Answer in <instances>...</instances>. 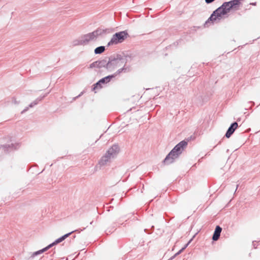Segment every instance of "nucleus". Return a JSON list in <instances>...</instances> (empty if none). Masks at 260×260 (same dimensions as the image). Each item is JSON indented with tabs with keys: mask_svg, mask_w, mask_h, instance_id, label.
<instances>
[{
	"mask_svg": "<svg viewBox=\"0 0 260 260\" xmlns=\"http://www.w3.org/2000/svg\"><path fill=\"white\" fill-rule=\"evenodd\" d=\"M232 9H238V8L233 4L231 1L229 2L224 3L221 7L214 11L206 23L209 22V21L214 22L216 20H220L225 15L229 13Z\"/></svg>",
	"mask_w": 260,
	"mask_h": 260,
	"instance_id": "1",
	"label": "nucleus"
},
{
	"mask_svg": "<svg viewBox=\"0 0 260 260\" xmlns=\"http://www.w3.org/2000/svg\"><path fill=\"white\" fill-rule=\"evenodd\" d=\"M187 144V142L184 141L180 142L169 153L164 160V162L166 164L172 162L175 159L178 157Z\"/></svg>",
	"mask_w": 260,
	"mask_h": 260,
	"instance_id": "2",
	"label": "nucleus"
},
{
	"mask_svg": "<svg viewBox=\"0 0 260 260\" xmlns=\"http://www.w3.org/2000/svg\"><path fill=\"white\" fill-rule=\"evenodd\" d=\"M127 37L128 34L125 31L116 33L113 36L110 41L108 43V45L110 46L122 43Z\"/></svg>",
	"mask_w": 260,
	"mask_h": 260,
	"instance_id": "3",
	"label": "nucleus"
},
{
	"mask_svg": "<svg viewBox=\"0 0 260 260\" xmlns=\"http://www.w3.org/2000/svg\"><path fill=\"white\" fill-rule=\"evenodd\" d=\"M73 232H70L68 234H67L63 235L61 237L57 239L56 240H55L52 243L49 244L48 246H47L45 248L33 253L32 256H35L36 255H37L38 254H41V253H43L44 252L47 251L48 249L52 247L53 246L56 245V244H58L59 243L63 241L65 239H66L67 237H68Z\"/></svg>",
	"mask_w": 260,
	"mask_h": 260,
	"instance_id": "4",
	"label": "nucleus"
},
{
	"mask_svg": "<svg viewBox=\"0 0 260 260\" xmlns=\"http://www.w3.org/2000/svg\"><path fill=\"white\" fill-rule=\"evenodd\" d=\"M122 64L123 62L121 60L115 59L109 61L107 63V68L111 69L113 68L120 67Z\"/></svg>",
	"mask_w": 260,
	"mask_h": 260,
	"instance_id": "5",
	"label": "nucleus"
},
{
	"mask_svg": "<svg viewBox=\"0 0 260 260\" xmlns=\"http://www.w3.org/2000/svg\"><path fill=\"white\" fill-rule=\"evenodd\" d=\"M113 77V76H107L104 78L100 80L98 83H96L94 85V87L93 88V90L95 91V92H96L95 90L98 88H101L102 86H101V84L104 83L106 82H109L110 81V79Z\"/></svg>",
	"mask_w": 260,
	"mask_h": 260,
	"instance_id": "6",
	"label": "nucleus"
},
{
	"mask_svg": "<svg viewBox=\"0 0 260 260\" xmlns=\"http://www.w3.org/2000/svg\"><path fill=\"white\" fill-rule=\"evenodd\" d=\"M238 127V123L237 122L233 123L231 126L229 128L225 136L227 138H230L231 136L233 134L235 129Z\"/></svg>",
	"mask_w": 260,
	"mask_h": 260,
	"instance_id": "7",
	"label": "nucleus"
},
{
	"mask_svg": "<svg viewBox=\"0 0 260 260\" xmlns=\"http://www.w3.org/2000/svg\"><path fill=\"white\" fill-rule=\"evenodd\" d=\"M102 30L101 29H98L92 33H90L88 34L86 37L87 38L86 40H92L96 38L97 36L101 35L102 34Z\"/></svg>",
	"mask_w": 260,
	"mask_h": 260,
	"instance_id": "8",
	"label": "nucleus"
},
{
	"mask_svg": "<svg viewBox=\"0 0 260 260\" xmlns=\"http://www.w3.org/2000/svg\"><path fill=\"white\" fill-rule=\"evenodd\" d=\"M221 231L222 229L221 227L218 225L216 226L212 237V239L214 241H217L219 239Z\"/></svg>",
	"mask_w": 260,
	"mask_h": 260,
	"instance_id": "9",
	"label": "nucleus"
},
{
	"mask_svg": "<svg viewBox=\"0 0 260 260\" xmlns=\"http://www.w3.org/2000/svg\"><path fill=\"white\" fill-rule=\"evenodd\" d=\"M118 151V147L115 145L112 146L109 150L108 151V153L110 155H112L116 153Z\"/></svg>",
	"mask_w": 260,
	"mask_h": 260,
	"instance_id": "10",
	"label": "nucleus"
},
{
	"mask_svg": "<svg viewBox=\"0 0 260 260\" xmlns=\"http://www.w3.org/2000/svg\"><path fill=\"white\" fill-rule=\"evenodd\" d=\"M105 51V47L103 46H100L99 47H97L94 50V52L96 54H100L103 53Z\"/></svg>",
	"mask_w": 260,
	"mask_h": 260,
	"instance_id": "11",
	"label": "nucleus"
},
{
	"mask_svg": "<svg viewBox=\"0 0 260 260\" xmlns=\"http://www.w3.org/2000/svg\"><path fill=\"white\" fill-rule=\"evenodd\" d=\"M214 1V0H205L206 2L208 4L213 2Z\"/></svg>",
	"mask_w": 260,
	"mask_h": 260,
	"instance_id": "12",
	"label": "nucleus"
}]
</instances>
